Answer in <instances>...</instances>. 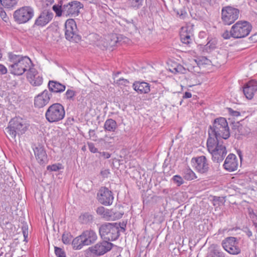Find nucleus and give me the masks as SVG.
<instances>
[{"mask_svg": "<svg viewBox=\"0 0 257 257\" xmlns=\"http://www.w3.org/2000/svg\"><path fill=\"white\" fill-rule=\"evenodd\" d=\"M243 92L246 98L251 99L257 91V81L251 80L244 85Z\"/></svg>", "mask_w": 257, "mask_h": 257, "instance_id": "18", "label": "nucleus"}, {"mask_svg": "<svg viewBox=\"0 0 257 257\" xmlns=\"http://www.w3.org/2000/svg\"><path fill=\"white\" fill-rule=\"evenodd\" d=\"M247 235L248 236V237H250L251 235H252V232L250 230H248L247 232V233H246Z\"/></svg>", "mask_w": 257, "mask_h": 257, "instance_id": "59", "label": "nucleus"}, {"mask_svg": "<svg viewBox=\"0 0 257 257\" xmlns=\"http://www.w3.org/2000/svg\"><path fill=\"white\" fill-rule=\"evenodd\" d=\"M127 39L120 35H117L115 34H111L106 36V40L108 42L109 48H112L115 46L117 44L122 42H126Z\"/></svg>", "mask_w": 257, "mask_h": 257, "instance_id": "22", "label": "nucleus"}, {"mask_svg": "<svg viewBox=\"0 0 257 257\" xmlns=\"http://www.w3.org/2000/svg\"><path fill=\"white\" fill-rule=\"evenodd\" d=\"M83 7V5L77 1H74L68 3H64L63 1H60L58 5H55L52 7V9L58 17L63 16L75 17L78 15L80 10Z\"/></svg>", "mask_w": 257, "mask_h": 257, "instance_id": "2", "label": "nucleus"}, {"mask_svg": "<svg viewBox=\"0 0 257 257\" xmlns=\"http://www.w3.org/2000/svg\"><path fill=\"white\" fill-rule=\"evenodd\" d=\"M192 96V94L191 93L189 92H186L183 96V98L184 99H186V98H190Z\"/></svg>", "mask_w": 257, "mask_h": 257, "instance_id": "56", "label": "nucleus"}, {"mask_svg": "<svg viewBox=\"0 0 257 257\" xmlns=\"http://www.w3.org/2000/svg\"><path fill=\"white\" fill-rule=\"evenodd\" d=\"M79 221L82 224H89L93 220V216L88 213H85L79 216Z\"/></svg>", "mask_w": 257, "mask_h": 257, "instance_id": "31", "label": "nucleus"}, {"mask_svg": "<svg viewBox=\"0 0 257 257\" xmlns=\"http://www.w3.org/2000/svg\"><path fill=\"white\" fill-rule=\"evenodd\" d=\"M27 77L33 86H38L42 84L43 78L34 68L30 69L27 73Z\"/></svg>", "mask_w": 257, "mask_h": 257, "instance_id": "17", "label": "nucleus"}, {"mask_svg": "<svg viewBox=\"0 0 257 257\" xmlns=\"http://www.w3.org/2000/svg\"><path fill=\"white\" fill-rule=\"evenodd\" d=\"M29 126V124L26 120L20 117H15L10 120L5 133L10 140L16 141L17 135L20 136L25 134Z\"/></svg>", "mask_w": 257, "mask_h": 257, "instance_id": "4", "label": "nucleus"}, {"mask_svg": "<svg viewBox=\"0 0 257 257\" xmlns=\"http://www.w3.org/2000/svg\"><path fill=\"white\" fill-rule=\"evenodd\" d=\"M229 112L232 114V115L234 116H238L240 115V112L237 111H234L232 110L231 108H229Z\"/></svg>", "mask_w": 257, "mask_h": 257, "instance_id": "54", "label": "nucleus"}, {"mask_svg": "<svg viewBox=\"0 0 257 257\" xmlns=\"http://www.w3.org/2000/svg\"><path fill=\"white\" fill-rule=\"evenodd\" d=\"M191 162L195 169L200 173H205L209 169L207 159L204 156L192 158Z\"/></svg>", "mask_w": 257, "mask_h": 257, "instance_id": "14", "label": "nucleus"}, {"mask_svg": "<svg viewBox=\"0 0 257 257\" xmlns=\"http://www.w3.org/2000/svg\"><path fill=\"white\" fill-rule=\"evenodd\" d=\"M89 134L90 136H91L92 135H94V130H89Z\"/></svg>", "mask_w": 257, "mask_h": 257, "instance_id": "60", "label": "nucleus"}, {"mask_svg": "<svg viewBox=\"0 0 257 257\" xmlns=\"http://www.w3.org/2000/svg\"><path fill=\"white\" fill-rule=\"evenodd\" d=\"M111 216V212L108 209H106L105 213L103 215V217L106 219H109V217Z\"/></svg>", "mask_w": 257, "mask_h": 257, "instance_id": "52", "label": "nucleus"}, {"mask_svg": "<svg viewBox=\"0 0 257 257\" xmlns=\"http://www.w3.org/2000/svg\"><path fill=\"white\" fill-rule=\"evenodd\" d=\"M92 37L95 40V44L102 49H108L109 48L108 42L106 40V36L101 37L97 34H92Z\"/></svg>", "mask_w": 257, "mask_h": 257, "instance_id": "26", "label": "nucleus"}, {"mask_svg": "<svg viewBox=\"0 0 257 257\" xmlns=\"http://www.w3.org/2000/svg\"><path fill=\"white\" fill-rule=\"evenodd\" d=\"M9 59L10 61L9 69L11 74L21 75L27 70L29 71L31 68L32 61L28 56L10 53Z\"/></svg>", "mask_w": 257, "mask_h": 257, "instance_id": "1", "label": "nucleus"}, {"mask_svg": "<svg viewBox=\"0 0 257 257\" xmlns=\"http://www.w3.org/2000/svg\"><path fill=\"white\" fill-rule=\"evenodd\" d=\"M100 154L105 159H108L110 157V154L107 152L100 153Z\"/></svg>", "mask_w": 257, "mask_h": 257, "instance_id": "55", "label": "nucleus"}, {"mask_svg": "<svg viewBox=\"0 0 257 257\" xmlns=\"http://www.w3.org/2000/svg\"><path fill=\"white\" fill-rule=\"evenodd\" d=\"M142 3L143 0H131L130 5L132 8L138 9L142 6Z\"/></svg>", "mask_w": 257, "mask_h": 257, "instance_id": "35", "label": "nucleus"}, {"mask_svg": "<svg viewBox=\"0 0 257 257\" xmlns=\"http://www.w3.org/2000/svg\"><path fill=\"white\" fill-rule=\"evenodd\" d=\"M233 129L237 130L238 134L240 135H245L247 133L246 131H245V128L238 122L233 125Z\"/></svg>", "mask_w": 257, "mask_h": 257, "instance_id": "34", "label": "nucleus"}, {"mask_svg": "<svg viewBox=\"0 0 257 257\" xmlns=\"http://www.w3.org/2000/svg\"><path fill=\"white\" fill-rule=\"evenodd\" d=\"M34 16L33 9L25 6L16 10L13 14L15 21L19 24H24L31 20Z\"/></svg>", "mask_w": 257, "mask_h": 257, "instance_id": "10", "label": "nucleus"}, {"mask_svg": "<svg viewBox=\"0 0 257 257\" xmlns=\"http://www.w3.org/2000/svg\"><path fill=\"white\" fill-rule=\"evenodd\" d=\"M81 235L86 245H89L93 243L97 239V235L96 232L91 229L84 231Z\"/></svg>", "mask_w": 257, "mask_h": 257, "instance_id": "21", "label": "nucleus"}, {"mask_svg": "<svg viewBox=\"0 0 257 257\" xmlns=\"http://www.w3.org/2000/svg\"><path fill=\"white\" fill-rule=\"evenodd\" d=\"M239 15V10L230 6L223 7L221 10V19L225 25L233 24L238 18Z\"/></svg>", "mask_w": 257, "mask_h": 257, "instance_id": "11", "label": "nucleus"}, {"mask_svg": "<svg viewBox=\"0 0 257 257\" xmlns=\"http://www.w3.org/2000/svg\"><path fill=\"white\" fill-rule=\"evenodd\" d=\"M184 178L187 180H192L196 178L195 174L189 168H186L183 172Z\"/></svg>", "mask_w": 257, "mask_h": 257, "instance_id": "33", "label": "nucleus"}, {"mask_svg": "<svg viewBox=\"0 0 257 257\" xmlns=\"http://www.w3.org/2000/svg\"><path fill=\"white\" fill-rule=\"evenodd\" d=\"M100 174L103 177L107 178L108 175L110 174V172L108 169H105L102 170L100 172Z\"/></svg>", "mask_w": 257, "mask_h": 257, "instance_id": "50", "label": "nucleus"}, {"mask_svg": "<svg viewBox=\"0 0 257 257\" xmlns=\"http://www.w3.org/2000/svg\"><path fill=\"white\" fill-rule=\"evenodd\" d=\"M65 115L64 108L59 103L50 105L45 112L46 119L50 123L56 122L62 120Z\"/></svg>", "mask_w": 257, "mask_h": 257, "instance_id": "7", "label": "nucleus"}, {"mask_svg": "<svg viewBox=\"0 0 257 257\" xmlns=\"http://www.w3.org/2000/svg\"><path fill=\"white\" fill-rule=\"evenodd\" d=\"M174 182L177 183L178 186H180L183 183V180L180 176L176 175L173 178Z\"/></svg>", "mask_w": 257, "mask_h": 257, "instance_id": "44", "label": "nucleus"}, {"mask_svg": "<svg viewBox=\"0 0 257 257\" xmlns=\"http://www.w3.org/2000/svg\"><path fill=\"white\" fill-rule=\"evenodd\" d=\"M53 17V14L52 12L44 11L35 20L34 26L44 27L51 21Z\"/></svg>", "mask_w": 257, "mask_h": 257, "instance_id": "19", "label": "nucleus"}, {"mask_svg": "<svg viewBox=\"0 0 257 257\" xmlns=\"http://www.w3.org/2000/svg\"><path fill=\"white\" fill-rule=\"evenodd\" d=\"M18 0H0V3L5 9L11 10L17 4Z\"/></svg>", "mask_w": 257, "mask_h": 257, "instance_id": "30", "label": "nucleus"}, {"mask_svg": "<svg viewBox=\"0 0 257 257\" xmlns=\"http://www.w3.org/2000/svg\"><path fill=\"white\" fill-rule=\"evenodd\" d=\"M0 15H1V16L2 17V16H5L6 14V13H5V12H2H2L0 13Z\"/></svg>", "mask_w": 257, "mask_h": 257, "instance_id": "61", "label": "nucleus"}, {"mask_svg": "<svg viewBox=\"0 0 257 257\" xmlns=\"http://www.w3.org/2000/svg\"><path fill=\"white\" fill-rule=\"evenodd\" d=\"M55 253L57 257H66L64 251L60 247L55 246Z\"/></svg>", "mask_w": 257, "mask_h": 257, "instance_id": "38", "label": "nucleus"}, {"mask_svg": "<svg viewBox=\"0 0 257 257\" xmlns=\"http://www.w3.org/2000/svg\"><path fill=\"white\" fill-rule=\"evenodd\" d=\"M186 29L183 28L180 34V39L182 42L186 45H189L192 42L191 36L186 32Z\"/></svg>", "mask_w": 257, "mask_h": 257, "instance_id": "29", "label": "nucleus"}, {"mask_svg": "<svg viewBox=\"0 0 257 257\" xmlns=\"http://www.w3.org/2000/svg\"><path fill=\"white\" fill-rule=\"evenodd\" d=\"M216 44V41L215 39H211L208 41L207 44L205 45L206 49L209 48L210 49H213L215 47Z\"/></svg>", "mask_w": 257, "mask_h": 257, "instance_id": "41", "label": "nucleus"}, {"mask_svg": "<svg viewBox=\"0 0 257 257\" xmlns=\"http://www.w3.org/2000/svg\"><path fill=\"white\" fill-rule=\"evenodd\" d=\"M223 248L229 253L237 255L241 252V249L238 246V241L234 237H227L223 239L221 243Z\"/></svg>", "mask_w": 257, "mask_h": 257, "instance_id": "12", "label": "nucleus"}, {"mask_svg": "<svg viewBox=\"0 0 257 257\" xmlns=\"http://www.w3.org/2000/svg\"><path fill=\"white\" fill-rule=\"evenodd\" d=\"M72 244L75 249H80L83 246L86 245L81 234L73 239Z\"/></svg>", "mask_w": 257, "mask_h": 257, "instance_id": "28", "label": "nucleus"}, {"mask_svg": "<svg viewBox=\"0 0 257 257\" xmlns=\"http://www.w3.org/2000/svg\"><path fill=\"white\" fill-rule=\"evenodd\" d=\"M88 146L89 150L91 152L93 153L97 152V151H98L97 149L95 147V146L93 143H88Z\"/></svg>", "mask_w": 257, "mask_h": 257, "instance_id": "46", "label": "nucleus"}, {"mask_svg": "<svg viewBox=\"0 0 257 257\" xmlns=\"http://www.w3.org/2000/svg\"><path fill=\"white\" fill-rule=\"evenodd\" d=\"M134 89L139 93H148L150 91L149 84L144 81H136L133 83Z\"/></svg>", "mask_w": 257, "mask_h": 257, "instance_id": "24", "label": "nucleus"}, {"mask_svg": "<svg viewBox=\"0 0 257 257\" xmlns=\"http://www.w3.org/2000/svg\"><path fill=\"white\" fill-rule=\"evenodd\" d=\"M51 94L47 90H44L42 93L35 97L34 105L38 108H42L49 102Z\"/></svg>", "mask_w": 257, "mask_h": 257, "instance_id": "16", "label": "nucleus"}, {"mask_svg": "<svg viewBox=\"0 0 257 257\" xmlns=\"http://www.w3.org/2000/svg\"><path fill=\"white\" fill-rule=\"evenodd\" d=\"M116 83L118 85H124V86H128V84H130V82L127 79H123V78H120L116 81Z\"/></svg>", "mask_w": 257, "mask_h": 257, "instance_id": "43", "label": "nucleus"}, {"mask_svg": "<svg viewBox=\"0 0 257 257\" xmlns=\"http://www.w3.org/2000/svg\"><path fill=\"white\" fill-rule=\"evenodd\" d=\"M206 257H225L223 252L216 248L211 249Z\"/></svg>", "mask_w": 257, "mask_h": 257, "instance_id": "32", "label": "nucleus"}, {"mask_svg": "<svg viewBox=\"0 0 257 257\" xmlns=\"http://www.w3.org/2000/svg\"><path fill=\"white\" fill-rule=\"evenodd\" d=\"M248 210L250 217L253 219L255 218L257 219V213H254L253 209L251 208H248Z\"/></svg>", "mask_w": 257, "mask_h": 257, "instance_id": "47", "label": "nucleus"}, {"mask_svg": "<svg viewBox=\"0 0 257 257\" xmlns=\"http://www.w3.org/2000/svg\"><path fill=\"white\" fill-rule=\"evenodd\" d=\"M65 35L67 40L75 42H78L81 39V36L78 34V31L75 21L70 19L65 22Z\"/></svg>", "mask_w": 257, "mask_h": 257, "instance_id": "9", "label": "nucleus"}, {"mask_svg": "<svg viewBox=\"0 0 257 257\" xmlns=\"http://www.w3.org/2000/svg\"><path fill=\"white\" fill-rule=\"evenodd\" d=\"M62 168L61 164H53L52 165L48 166L47 169L48 170L51 171H57Z\"/></svg>", "mask_w": 257, "mask_h": 257, "instance_id": "37", "label": "nucleus"}, {"mask_svg": "<svg viewBox=\"0 0 257 257\" xmlns=\"http://www.w3.org/2000/svg\"><path fill=\"white\" fill-rule=\"evenodd\" d=\"M103 140L105 142L112 143L114 141V138L113 137H108L106 135Z\"/></svg>", "mask_w": 257, "mask_h": 257, "instance_id": "53", "label": "nucleus"}, {"mask_svg": "<svg viewBox=\"0 0 257 257\" xmlns=\"http://www.w3.org/2000/svg\"><path fill=\"white\" fill-rule=\"evenodd\" d=\"M97 199L101 204L109 206L112 204L114 197L110 190L105 187H102L97 193Z\"/></svg>", "mask_w": 257, "mask_h": 257, "instance_id": "13", "label": "nucleus"}, {"mask_svg": "<svg viewBox=\"0 0 257 257\" xmlns=\"http://www.w3.org/2000/svg\"><path fill=\"white\" fill-rule=\"evenodd\" d=\"M117 225H118V229L119 228H120L121 229L123 230V231H124L125 230L124 227L125 226V224H122L121 226H120V225L119 224H117Z\"/></svg>", "mask_w": 257, "mask_h": 257, "instance_id": "58", "label": "nucleus"}, {"mask_svg": "<svg viewBox=\"0 0 257 257\" xmlns=\"http://www.w3.org/2000/svg\"><path fill=\"white\" fill-rule=\"evenodd\" d=\"M36 158L40 164H45L47 161V156L43 147L38 146L34 149Z\"/></svg>", "mask_w": 257, "mask_h": 257, "instance_id": "23", "label": "nucleus"}, {"mask_svg": "<svg viewBox=\"0 0 257 257\" xmlns=\"http://www.w3.org/2000/svg\"><path fill=\"white\" fill-rule=\"evenodd\" d=\"M223 166L225 169L230 172L237 170L238 162L236 156L233 154L228 155L225 160Z\"/></svg>", "mask_w": 257, "mask_h": 257, "instance_id": "20", "label": "nucleus"}, {"mask_svg": "<svg viewBox=\"0 0 257 257\" xmlns=\"http://www.w3.org/2000/svg\"><path fill=\"white\" fill-rule=\"evenodd\" d=\"M207 149L212 156V159L217 163L221 162L227 151L225 147L220 141L215 140L214 138H208L207 142Z\"/></svg>", "mask_w": 257, "mask_h": 257, "instance_id": "5", "label": "nucleus"}, {"mask_svg": "<svg viewBox=\"0 0 257 257\" xmlns=\"http://www.w3.org/2000/svg\"><path fill=\"white\" fill-rule=\"evenodd\" d=\"M76 92L72 89H68L65 93L66 97L67 99L72 100L75 95Z\"/></svg>", "mask_w": 257, "mask_h": 257, "instance_id": "39", "label": "nucleus"}, {"mask_svg": "<svg viewBox=\"0 0 257 257\" xmlns=\"http://www.w3.org/2000/svg\"><path fill=\"white\" fill-rule=\"evenodd\" d=\"M48 88L50 91L55 93L63 92L65 89V86L56 81H49Z\"/></svg>", "mask_w": 257, "mask_h": 257, "instance_id": "25", "label": "nucleus"}, {"mask_svg": "<svg viewBox=\"0 0 257 257\" xmlns=\"http://www.w3.org/2000/svg\"><path fill=\"white\" fill-rule=\"evenodd\" d=\"M72 239V235L68 233L63 234L62 236V241L65 244H69L71 242Z\"/></svg>", "mask_w": 257, "mask_h": 257, "instance_id": "36", "label": "nucleus"}, {"mask_svg": "<svg viewBox=\"0 0 257 257\" xmlns=\"http://www.w3.org/2000/svg\"><path fill=\"white\" fill-rule=\"evenodd\" d=\"M7 72V68L4 65L0 64V74H5Z\"/></svg>", "mask_w": 257, "mask_h": 257, "instance_id": "51", "label": "nucleus"}, {"mask_svg": "<svg viewBox=\"0 0 257 257\" xmlns=\"http://www.w3.org/2000/svg\"><path fill=\"white\" fill-rule=\"evenodd\" d=\"M250 39L252 40V41H257V34H254V35L251 36L250 37Z\"/></svg>", "mask_w": 257, "mask_h": 257, "instance_id": "57", "label": "nucleus"}, {"mask_svg": "<svg viewBox=\"0 0 257 257\" xmlns=\"http://www.w3.org/2000/svg\"><path fill=\"white\" fill-rule=\"evenodd\" d=\"M251 29L252 26L249 22L238 21L232 26L230 33L231 36L234 38H242L248 36Z\"/></svg>", "mask_w": 257, "mask_h": 257, "instance_id": "8", "label": "nucleus"}, {"mask_svg": "<svg viewBox=\"0 0 257 257\" xmlns=\"http://www.w3.org/2000/svg\"><path fill=\"white\" fill-rule=\"evenodd\" d=\"M23 234L24 237V241L27 242V238L28 236V226L27 224H23L22 227Z\"/></svg>", "mask_w": 257, "mask_h": 257, "instance_id": "40", "label": "nucleus"}, {"mask_svg": "<svg viewBox=\"0 0 257 257\" xmlns=\"http://www.w3.org/2000/svg\"><path fill=\"white\" fill-rule=\"evenodd\" d=\"M176 14L181 19H184L187 15L186 12L182 9L180 10V11H177L176 12Z\"/></svg>", "mask_w": 257, "mask_h": 257, "instance_id": "45", "label": "nucleus"}, {"mask_svg": "<svg viewBox=\"0 0 257 257\" xmlns=\"http://www.w3.org/2000/svg\"><path fill=\"white\" fill-rule=\"evenodd\" d=\"M253 257H256V254L255 251H254V253Z\"/></svg>", "mask_w": 257, "mask_h": 257, "instance_id": "63", "label": "nucleus"}, {"mask_svg": "<svg viewBox=\"0 0 257 257\" xmlns=\"http://www.w3.org/2000/svg\"><path fill=\"white\" fill-rule=\"evenodd\" d=\"M185 71V68L181 65H177L175 68H173L172 72L184 73Z\"/></svg>", "mask_w": 257, "mask_h": 257, "instance_id": "42", "label": "nucleus"}, {"mask_svg": "<svg viewBox=\"0 0 257 257\" xmlns=\"http://www.w3.org/2000/svg\"><path fill=\"white\" fill-rule=\"evenodd\" d=\"M253 225L254 226L255 228L257 229V223L253 222Z\"/></svg>", "mask_w": 257, "mask_h": 257, "instance_id": "62", "label": "nucleus"}, {"mask_svg": "<svg viewBox=\"0 0 257 257\" xmlns=\"http://www.w3.org/2000/svg\"><path fill=\"white\" fill-rule=\"evenodd\" d=\"M222 36L225 39H229L230 38V37L231 36L230 31L229 32L228 31H225L222 34Z\"/></svg>", "mask_w": 257, "mask_h": 257, "instance_id": "49", "label": "nucleus"}, {"mask_svg": "<svg viewBox=\"0 0 257 257\" xmlns=\"http://www.w3.org/2000/svg\"><path fill=\"white\" fill-rule=\"evenodd\" d=\"M117 127L116 122L112 119H108L104 122V128L106 131L114 132Z\"/></svg>", "mask_w": 257, "mask_h": 257, "instance_id": "27", "label": "nucleus"}, {"mask_svg": "<svg viewBox=\"0 0 257 257\" xmlns=\"http://www.w3.org/2000/svg\"><path fill=\"white\" fill-rule=\"evenodd\" d=\"M113 245L110 242L103 240L92 246L90 250L92 253L97 255H101L110 250Z\"/></svg>", "mask_w": 257, "mask_h": 257, "instance_id": "15", "label": "nucleus"}, {"mask_svg": "<svg viewBox=\"0 0 257 257\" xmlns=\"http://www.w3.org/2000/svg\"><path fill=\"white\" fill-rule=\"evenodd\" d=\"M106 209L103 206H100L96 209V212L98 214L103 215L105 213Z\"/></svg>", "mask_w": 257, "mask_h": 257, "instance_id": "48", "label": "nucleus"}, {"mask_svg": "<svg viewBox=\"0 0 257 257\" xmlns=\"http://www.w3.org/2000/svg\"><path fill=\"white\" fill-rule=\"evenodd\" d=\"M119 232L118 225L116 223H105L101 224L99 228L100 237L109 242L117 239L119 236Z\"/></svg>", "mask_w": 257, "mask_h": 257, "instance_id": "6", "label": "nucleus"}, {"mask_svg": "<svg viewBox=\"0 0 257 257\" xmlns=\"http://www.w3.org/2000/svg\"><path fill=\"white\" fill-rule=\"evenodd\" d=\"M3 254V252H0V256H2Z\"/></svg>", "mask_w": 257, "mask_h": 257, "instance_id": "64", "label": "nucleus"}, {"mask_svg": "<svg viewBox=\"0 0 257 257\" xmlns=\"http://www.w3.org/2000/svg\"><path fill=\"white\" fill-rule=\"evenodd\" d=\"M208 135L209 138H214L217 141L227 139L230 137V132L226 119L224 117L215 119L212 125H210Z\"/></svg>", "mask_w": 257, "mask_h": 257, "instance_id": "3", "label": "nucleus"}]
</instances>
